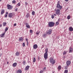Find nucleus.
I'll return each instance as SVG.
<instances>
[{"label": "nucleus", "instance_id": "a878e982", "mask_svg": "<svg viewBox=\"0 0 73 73\" xmlns=\"http://www.w3.org/2000/svg\"><path fill=\"white\" fill-rule=\"evenodd\" d=\"M61 66H59L58 67V69L59 70H61Z\"/></svg>", "mask_w": 73, "mask_h": 73}, {"label": "nucleus", "instance_id": "4d7b16f0", "mask_svg": "<svg viewBox=\"0 0 73 73\" xmlns=\"http://www.w3.org/2000/svg\"><path fill=\"white\" fill-rule=\"evenodd\" d=\"M7 64H8V62H7Z\"/></svg>", "mask_w": 73, "mask_h": 73}, {"label": "nucleus", "instance_id": "5701e85b", "mask_svg": "<svg viewBox=\"0 0 73 73\" xmlns=\"http://www.w3.org/2000/svg\"><path fill=\"white\" fill-rule=\"evenodd\" d=\"M6 24H7V23L3 22V27L5 26Z\"/></svg>", "mask_w": 73, "mask_h": 73}, {"label": "nucleus", "instance_id": "473e14b6", "mask_svg": "<svg viewBox=\"0 0 73 73\" xmlns=\"http://www.w3.org/2000/svg\"><path fill=\"white\" fill-rule=\"evenodd\" d=\"M35 61H36V58H33V62H35Z\"/></svg>", "mask_w": 73, "mask_h": 73}, {"label": "nucleus", "instance_id": "b1692460", "mask_svg": "<svg viewBox=\"0 0 73 73\" xmlns=\"http://www.w3.org/2000/svg\"><path fill=\"white\" fill-rule=\"evenodd\" d=\"M47 35H48V34H46H46H44L43 35V37H46Z\"/></svg>", "mask_w": 73, "mask_h": 73}, {"label": "nucleus", "instance_id": "c9c22d12", "mask_svg": "<svg viewBox=\"0 0 73 73\" xmlns=\"http://www.w3.org/2000/svg\"><path fill=\"white\" fill-rule=\"evenodd\" d=\"M43 72L44 71L42 70H41L40 71L39 73H43Z\"/></svg>", "mask_w": 73, "mask_h": 73}, {"label": "nucleus", "instance_id": "f257e3e1", "mask_svg": "<svg viewBox=\"0 0 73 73\" xmlns=\"http://www.w3.org/2000/svg\"><path fill=\"white\" fill-rule=\"evenodd\" d=\"M55 24V23L53 22H49L48 23V26H49L50 27H53Z\"/></svg>", "mask_w": 73, "mask_h": 73}, {"label": "nucleus", "instance_id": "0eeeda50", "mask_svg": "<svg viewBox=\"0 0 73 73\" xmlns=\"http://www.w3.org/2000/svg\"><path fill=\"white\" fill-rule=\"evenodd\" d=\"M44 57L45 60H46L48 58V53H45L44 55Z\"/></svg>", "mask_w": 73, "mask_h": 73}, {"label": "nucleus", "instance_id": "c03bdc74", "mask_svg": "<svg viewBox=\"0 0 73 73\" xmlns=\"http://www.w3.org/2000/svg\"><path fill=\"white\" fill-rule=\"evenodd\" d=\"M8 12H6L5 15H8Z\"/></svg>", "mask_w": 73, "mask_h": 73}, {"label": "nucleus", "instance_id": "a211bd4d", "mask_svg": "<svg viewBox=\"0 0 73 73\" xmlns=\"http://www.w3.org/2000/svg\"><path fill=\"white\" fill-rule=\"evenodd\" d=\"M22 72V71H21V70H17V73H21Z\"/></svg>", "mask_w": 73, "mask_h": 73}, {"label": "nucleus", "instance_id": "79ce46f5", "mask_svg": "<svg viewBox=\"0 0 73 73\" xmlns=\"http://www.w3.org/2000/svg\"><path fill=\"white\" fill-rule=\"evenodd\" d=\"M12 3H16V1H15V0H14L13 1Z\"/></svg>", "mask_w": 73, "mask_h": 73}, {"label": "nucleus", "instance_id": "20e7f679", "mask_svg": "<svg viewBox=\"0 0 73 73\" xmlns=\"http://www.w3.org/2000/svg\"><path fill=\"white\" fill-rule=\"evenodd\" d=\"M60 10L59 9H57L55 10L56 15H59L60 14Z\"/></svg>", "mask_w": 73, "mask_h": 73}, {"label": "nucleus", "instance_id": "2f4dec72", "mask_svg": "<svg viewBox=\"0 0 73 73\" xmlns=\"http://www.w3.org/2000/svg\"><path fill=\"white\" fill-rule=\"evenodd\" d=\"M23 63L24 65H25V64H26V61L25 60L23 61Z\"/></svg>", "mask_w": 73, "mask_h": 73}, {"label": "nucleus", "instance_id": "4c0bfd02", "mask_svg": "<svg viewBox=\"0 0 73 73\" xmlns=\"http://www.w3.org/2000/svg\"><path fill=\"white\" fill-rule=\"evenodd\" d=\"M63 54L64 55L66 54V52L65 51H64L63 52Z\"/></svg>", "mask_w": 73, "mask_h": 73}, {"label": "nucleus", "instance_id": "c85d7f7f", "mask_svg": "<svg viewBox=\"0 0 73 73\" xmlns=\"http://www.w3.org/2000/svg\"><path fill=\"white\" fill-rule=\"evenodd\" d=\"M45 70H46V67H44L43 68L42 70L44 72V71H45Z\"/></svg>", "mask_w": 73, "mask_h": 73}, {"label": "nucleus", "instance_id": "9b49d317", "mask_svg": "<svg viewBox=\"0 0 73 73\" xmlns=\"http://www.w3.org/2000/svg\"><path fill=\"white\" fill-rule=\"evenodd\" d=\"M8 16L9 17L11 18V17H12V16H13V13H11L9 14Z\"/></svg>", "mask_w": 73, "mask_h": 73}, {"label": "nucleus", "instance_id": "aec40b11", "mask_svg": "<svg viewBox=\"0 0 73 73\" xmlns=\"http://www.w3.org/2000/svg\"><path fill=\"white\" fill-rule=\"evenodd\" d=\"M4 12H5V11H4V10H2L1 12V15H3V14L4 13Z\"/></svg>", "mask_w": 73, "mask_h": 73}, {"label": "nucleus", "instance_id": "8fccbe9b", "mask_svg": "<svg viewBox=\"0 0 73 73\" xmlns=\"http://www.w3.org/2000/svg\"><path fill=\"white\" fill-rule=\"evenodd\" d=\"M14 26H16V23H15V24H14Z\"/></svg>", "mask_w": 73, "mask_h": 73}, {"label": "nucleus", "instance_id": "3c124183", "mask_svg": "<svg viewBox=\"0 0 73 73\" xmlns=\"http://www.w3.org/2000/svg\"><path fill=\"white\" fill-rule=\"evenodd\" d=\"M26 41L27 42H28V39L27 38L26 39Z\"/></svg>", "mask_w": 73, "mask_h": 73}, {"label": "nucleus", "instance_id": "2eb2a0df", "mask_svg": "<svg viewBox=\"0 0 73 73\" xmlns=\"http://www.w3.org/2000/svg\"><path fill=\"white\" fill-rule=\"evenodd\" d=\"M24 40V39L23 38V37H21L19 38V40L20 41H23Z\"/></svg>", "mask_w": 73, "mask_h": 73}, {"label": "nucleus", "instance_id": "de8ad7c7", "mask_svg": "<svg viewBox=\"0 0 73 73\" xmlns=\"http://www.w3.org/2000/svg\"><path fill=\"white\" fill-rule=\"evenodd\" d=\"M60 19L59 18L58 19V22H60Z\"/></svg>", "mask_w": 73, "mask_h": 73}, {"label": "nucleus", "instance_id": "cd10ccee", "mask_svg": "<svg viewBox=\"0 0 73 73\" xmlns=\"http://www.w3.org/2000/svg\"><path fill=\"white\" fill-rule=\"evenodd\" d=\"M67 19L68 20H69L70 19V15H68L67 16Z\"/></svg>", "mask_w": 73, "mask_h": 73}, {"label": "nucleus", "instance_id": "f03ea898", "mask_svg": "<svg viewBox=\"0 0 73 73\" xmlns=\"http://www.w3.org/2000/svg\"><path fill=\"white\" fill-rule=\"evenodd\" d=\"M49 60L50 62L52 63V64H55V62H56L55 60H54L53 58H50Z\"/></svg>", "mask_w": 73, "mask_h": 73}, {"label": "nucleus", "instance_id": "a19ab883", "mask_svg": "<svg viewBox=\"0 0 73 73\" xmlns=\"http://www.w3.org/2000/svg\"><path fill=\"white\" fill-rule=\"evenodd\" d=\"M52 16V19H54V15H51Z\"/></svg>", "mask_w": 73, "mask_h": 73}, {"label": "nucleus", "instance_id": "412c9836", "mask_svg": "<svg viewBox=\"0 0 73 73\" xmlns=\"http://www.w3.org/2000/svg\"><path fill=\"white\" fill-rule=\"evenodd\" d=\"M48 49L46 48L45 50V53H48Z\"/></svg>", "mask_w": 73, "mask_h": 73}, {"label": "nucleus", "instance_id": "9d476101", "mask_svg": "<svg viewBox=\"0 0 73 73\" xmlns=\"http://www.w3.org/2000/svg\"><path fill=\"white\" fill-rule=\"evenodd\" d=\"M71 64V62L69 60L67 61L66 62V64L67 66H69Z\"/></svg>", "mask_w": 73, "mask_h": 73}, {"label": "nucleus", "instance_id": "f704fd0d", "mask_svg": "<svg viewBox=\"0 0 73 73\" xmlns=\"http://www.w3.org/2000/svg\"><path fill=\"white\" fill-rule=\"evenodd\" d=\"M17 5L19 7H20V3H19L17 4Z\"/></svg>", "mask_w": 73, "mask_h": 73}, {"label": "nucleus", "instance_id": "58836bf2", "mask_svg": "<svg viewBox=\"0 0 73 73\" xmlns=\"http://www.w3.org/2000/svg\"><path fill=\"white\" fill-rule=\"evenodd\" d=\"M18 10V8H16L15 9V11H16V12H17V10Z\"/></svg>", "mask_w": 73, "mask_h": 73}, {"label": "nucleus", "instance_id": "13d9d810", "mask_svg": "<svg viewBox=\"0 0 73 73\" xmlns=\"http://www.w3.org/2000/svg\"><path fill=\"white\" fill-rule=\"evenodd\" d=\"M1 1V0H0V1Z\"/></svg>", "mask_w": 73, "mask_h": 73}, {"label": "nucleus", "instance_id": "ddd939ff", "mask_svg": "<svg viewBox=\"0 0 73 73\" xmlns=\"http://www.w3.org/2000/svg\"><path fill=\"white\" fill-rule=\"evenodd\" d=\"M29 66H26L25 68V70H29Z\"/></svg>", "mask_w": 73, "mask_h": 73}, {"label": "nucleus", "instance_id": "09e8293b", "mask_svg": "<svg viewBox=\"0 0 73 73\" xmlns=\"http://www.w3.org/2000/svg\"><path fill=\"white\" fill-rule=\"evenodd\" d=\"M29 43H28V41H27V45H28V44H29Z\"/></svg>", "mask_w": 73, "mask_h": 73}, {"label": "nucleus", "instance_id": "393cba45", "mask_svg": "<svg viewBox=\"0 0 73 73\" xmlns=\"http://www.w3.org/2000/svg\"><path fill=\"white\" fill-rule=\"evenodd\" d=\"M32 15L34 16V15H35V12L34 11H33L32 12Z\"/></svg>", "mask_w": 73, "mask_h": 73}, {"label": "nucleus", "instance_id": "5fc2aeb1", "mask_svg": "<svg viewBox=\"0 0 73 73\" xmlns=\"http://www.w3.org/2000/svg\"><path fill=\"white\" fill-rule=\"evenodd\" d=\"M68 0H65V1H68Z\"/></svg>", "mask_w": 73, "mask_h": 73}, {"label": "nucleus", "instance_id": "f8f14e48", "mask_svg": "<svg viewBox=\"0 0 73 73\" xmlns=\"http://www.w3.org/2000/svg\"><path fill=\"white\" fill-rule=\"evenodd\" d=\"M26 27L27 28H30V26H29V24H28V23H26Z\"/></svg>", "mask_w": 73, "mask_h": 73}, {"label": "nucleus", "instance_id": "6e6552de", "mask_svg": "<svg viewBox=\"0 0 73 73\" xmlns=\"http://www.w3.org/2000/svg\"><path fill=\"white\" fill-rule=\"evenodd\" d=\"M73 51V49L72 48L70 47L69 49V53H72Z\"/></svg>", "mask_w": 73, "mask_h": 73}, {"label": "nucleus", "instance_id": "72a5a7b5", "mask_svg": "<svg viewBox=\"0 0 73 73\" xmlns=\"http://www.w3.org/2000/svg\"><path fill=\"white\" fill-rule=\"evenodd\" d=\"M22 45L23 46V47H24V46H25V43L23 42V44H22Z\"/></svg>", "mask_w": 73, "mask_h": 73}, {"label": "nucleus", "instance_id": "6e6d98bb", "mask_svg": "<svg viewBox=\"0 0 73 73\" xmlns=\"http://www.w3.org/2000/svg\"><path fill=\"white\" fill-rule=\"evenodd\" d=\"M1 54H0V57H1Z\"/></svg>", "mask_w": 73, "mask_h": 73}, {"label": "nucleus", "instance_id": "39448f33", "mask_svg": "<svg viewBox=\"0 0 73 73\" xmlns=\"http://www.w3.org/2000/svg\"><path fill=\"white\" fill-rule=\"evenodd\" d=\"M52 31L51 29L49 30H48L46 32V35H49L51 34L52 33Z\"/></svg>", "mask_w": 73, "mask_h": 73}, {"label": "nucleus", "instance_id": "423d86ee", "mask_svg": "<svg viewBox=\"0 0 73 73\" xmlns=\"http://www.w3.org/2000/svg\"><path fill=\"white\" fill-rule=\"evenodd\" d=\"M7 7L8 9L11 10V9H12V8H13V6L11 5L8 4L7 5Z\"/></svg>", "mask_w": 73, "mask_h": 73}, {"label": "nucleus", "instance_id": "4468645a", "mask_svg": "<svg viewBox=\"0 0 73 73\" xmlns=\"http://www.w3.org/2000/svg\"><path fill=\"white\" fill-rule=\"evenodd\" d=\"M69 31L72 32L73 31V28L72 27H70L69 28Z\"/></svg>", "mask_w": 73, "mask_h": 73}, {"label": "nucleus", "instance_id": "6ab92c4d", "mask_svg": "<svg viewBox=\"0 0 73 73\" xmlns=\"http://www.w3.org/2000/svg\"><path fill=\"white\" fill-rule=\"evenodd\" d=\"M5 32L3 34H2L1 35V37H4V35H5Z\"/></svg>", "mask_w": 73, "mask_h": 73}, {"label": "nucleus", "instance_id": "4be33fe9", "mask_svg": "<svg viewBox=\"0 0 73 73\" xmlns=\"http://www.w3.org/2000/svg\"><path fill=\"white\" fill-rule=\"evenodd\" d=\"M40 32L37 31L36 32V34L37 35H39V34H40Z\"/></svg>", "mask_w": 73, "mask_h": 73}, {"label": "nucleus", "instance_id": "1a4fd4ad", "mask_svg": "<svg viewBox=\"0 0 73 73\" xmlns=\"http://www.w3.org/2000/svg\"><path fill=\"white\" fill-rule=\"evenodd\" d=\"M33 48L34 49H36L38 48V46L36 44H35L33 46Z\"/></svg>", "mask_w": 73, "mask_h": 73}, {"label": "nucleus", "instance_id": "7ed1b4c3", "mask_svg": "<svg viewBox=\"0 0 73 73\" xmlns=\"http://www.w3.org/2000/svg\"><path fill=\"white\" fill-rule=\"evenodd\" d=\"M62 6H60V2L58 1L56 6V7L61 10L62 9Z\"/></svg>", "mask_w": 73, "mask_h": 73}, {"label": "nucleus", "instance_id": "37998d69", "mask_svg": "<svg viewBox=\"0 0 73 73\" xmlns=\"http://www.w3.org/2000/svg\"><path fill=\"white\" fill-rule=\"evenodd\" d=\"M8 15L5 14V17H7Z\"/></svg>", "mask_w": 73, "mask_h": 73}, {"label": "nucleus", "instance_id": "dca6fc26", "mask_svg": "<svg viewBox=\"0 0 73 73\" xmlns=\"http://www.w3.org/2000/svg\"><path fill=\"white\" fill-rule=\"evenodd\" d=\"M17 65V63H14L13 64V67H16Z\"/></svg>", "mask_w": 73, "mask_h": 73}, {"label": "nucleus", "instance_id": "864d4df0", "mask_svg": "<svg viewBox=\"0 0 73 73\" xmlns=\"http://www.w3.org/2000/svg\"><path fill=\"white\" fill-rule=\"evenodd\" d=\"M2 27V25L0 24V27Z\"/></svg>", "mask_w": 73, "mask_h": 73}, {"label": "nucleus", "instance_id": "a18cd8bd", "mask_svg": "<svg viewBox=\"0 0 73 73\" xmlns=\"http://www.w3.org/2000/svg\"><path fill=\"white\" fill-rule=\"evenodd\" d=\"M25 4L26 5H27L28 4V3H27V2H25Z\"/></svg>", "mask_w": 73, "mask_h": 73}, {"label": "nucleus", "instance_id": "c756f323", "mask_svg": "<svg viewBox=\"0 0 73 73\" xmlns=\"http://www.w3.org/2000/svg\"><path fill=\"white\" fill-rule=\"evenodd\" d=\"M68 71L67 70H65L64 71V73H68Z\"/></svg>", "mask_w": 73, "mask_h": 73}, {"label": "nucleus", "instance_id": "f3484780", "mask_svg": "<svg viewBox=\"0 0 73 73\" xmlns=\"http://www.w3.org/2000/svg\"><path fill=\"white\" fill-rule=\"evenodd\" d=\"M19 54H20V53L19 52L17 51L16 52V53L15 54L16 56H19Z\"/></svg>", "mask_w": 73, "mask_h": 73}, {"label": "nucleus", "instance_id": "49530a36", "mask_svg": "<svg viewBox=\"0 0 73 73\" xmlns=\"http://www.w3.org/2000/svg\"><path fill=\"white\" fill-rule=\"evenodd\" d=\"M38 60L39 61V60H40V57H38Z\"/></svg>", "mask_w": 73, "mask_h": 73}, {"label": "nucleus", "instance_id": "ea45409f", "mask_svg": "<svg viewBox=\"0 0 73 73\" xmlns=\"http://www.w3.org/2000/svg\"><path fill=\"white\" fill-rule=\"evenodd\" d=\"M59 24V23H58V22H56V25H58Z\"/></svg>", "mask_w": 73, "mask_h": 73}, {"label": "nucleus", "instance_id": "7c9ffc66", "mask_svg": "<svg viewBox=\"0 0 73 73\" xmlns=\"http://www.w3.org/2000/svg\"><path fill=\"white\" fill-rule=\"evenodd\" d=\"M8 30V28L7 27H6L5 29V32H6L7 31V30Z\"/></svg>", "mask_w": 73, "mask_h": 73}, {"label": "nucleus", "instance_id": "bb28decb", "mask_svg": "<svg viewBox=\"0 0 73 73\" xmlns=\"http://www.w3.org/2000/svg\"><path fill=\"white\" fill-rule=\"evenodd\" d=\"M29 17V14H27L26 15V17H27V18H28V17Z\"/></svg>", "mask_w": 73, "mask_h": 73}, {"label": "nucleus", "instance_id": "603ef678", "mask_svg": "<svg viewBox=\"0 0 73 73\" xmlns=\"http://www.w3.org/2000/svg\"><path fill=\"white\" fill-rule=\"evenodd\" d=\"M54 16H56V14H54Z\"/></svg>", "mask_w": 73, "mask_h": 73}, {"label": "nucleus", "instance_id": "e433bc0d", "mask_svg": "<svg viewBox=\"0 0 73 73\" xmlns=\"http://www.w3.org/2000/svg\"><path fill=\"white\" fill-rule=\"evenodd\" d=\"M30 32L31 33H33V31H32V30H30Z\"/></svg>", "mask_w": 73, "mask_h": 73}]
</instances>
